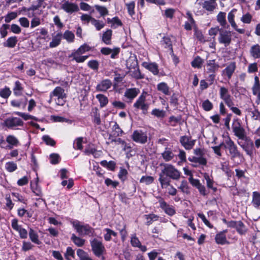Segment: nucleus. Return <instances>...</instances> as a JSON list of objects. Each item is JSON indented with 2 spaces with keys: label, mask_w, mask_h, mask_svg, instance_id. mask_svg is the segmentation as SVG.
Segmentation results:
<instances>
[{
  "label": "nucleus",
  "mask_w": 260,
  "mask_h": 260,
  "mask_svg": "<svg viewBox=\"0 0 260 260\" xmlns=\"http://www.w3.org/2000/svg\"><path fill=\"white\" fill-rule=\"evenodd\" d=\"M54 96L57 98L67 97L66 94L64 93V89L60 86L55 87L54 89L50 93L49 97L51 99H53Z\"/></svg>",
  "instance_id": "obj_22"
},
{
  "label": "nucleus",
  "mask_w": 260,
  "mask_h": 260,
  "mask_svg": "<svg viewBox=\"0 0 260 260\" xmlns=\"http://www.w3.org/2000/svg\"><path fill=\"white\" fill-rule=\"evenodd\" d=\"M90 50L91 47H90L87 44L84 43L80 46L78 49L74 50L70 55V57H73V59L75 60L77 62H83L88 58V56H81L80 55L84 54Z\"/></svg>",
  "instance_id": "obj_3"
},
{
  "label": "nucleus",
  "mask_w": 260,
  "mask_h": 260,
  "mask_svg": "<svg viewBox=\"0 0 260 260\" xmlns=\"http://www.w3.org/2000/svg\"><path fill=\"white\" fill-rule=\"evenodd\" d=\"M218 39L220 44H223L225 47L228 46L232 41L231 32L222 29L220 31Z\"/></svg>",
  "instance_id": "obj_10"
},
{
  "label": "nucleus",
  "mask_w": 260,
  "mask_h": 260,
  "mask_svg": "<svg viewBox=\"0 0 260 260\" xmlns=\"http://www.w3.org/2000/svg\"><path fill=\"white\" fill-rule=\"evenodd\" d=\"M139 92L140 90L138 88H129L126 90L124 93V96L127 99L132 100L135 98L139 93Z\"/></svg>",
  "instance_id": "obj_23"
},
{
  "label": "nucleus",
  "mask_w": 260,
  "mask_h": 260,
  "mask_svg": "<svg viewBox=\"0 0 260 260\" xmlns=\"http://www.w3.org/2000/svg\"><path fill=\"white\" fill-rule=\"evenodd\" d=\"M251 56L254 59L260 58V46L258 44L252 45L249 50Z\"/></svg>",
  "instance_id": "obj_26"
},
{
  "label": "nucleus",
  "mask_w": 260,
  "mask_h": 260,
  "mask_svg": "<svg viewBox=\"0 0 260 260\" xmlns=\"http://www.w3.org/2000/svg\"><path fill=\"white\" fill-rule=\"evenodd\" d=\"M146 92H143L133 105L134 107L136 109L142 110V112L144 114H146L147 112L149 107V104L146 102Z\"/></svg>",
  "instance_id": "obj_7"
},
{
  "label": "nucleus",
  "mask_w": 260,
  "mask_h": 260,
  "mask_svg": "<svg viewBox=\"0 0 260 260\" xmlns=\"http://www.w3.org/2000/svg\"><path fill=\"white\" fill-rule=\"evenodd\" d=\"M226 13L220 12L217 15V21L221 26L224 27L226 24Z\"/></svg>",
  "instance_id": "obj_36"
},
{
  "label": "nucleus",
  "mask_w": 260,
  "mask_h": 260,
  "mask_svg": "<svg viewBox=\"0 0 260 260\" xmlns=\"http://www.w3.org/2000/svg\"><path fill=\"white\" fill-rule=\"evenodd\" d=\"M5 169L8 172H13L17 169V166L13 161H9L5 164Z\"/></svg>",
  "instance_id": "obj_44"
},
{
  "label": "nucleus",
  "mask_w": 260,
  "mask_h": 260,
  "mask_svg": "<svg viewBox=\"0 0 260 260\" xmlns=\"http://www.w3.org/2000/svg\"><path fill=\"white\" fill-rule=\"evenodd\" d=\"M117 230L119 231L121 235V240L124 241L127 236V232L126 230V225L123 224L122 228H117Z\"/></svg>",
  "instance_id": "obj_53"
},
{
  "label": "nucleus",
  "mask_w": 260,
  "mask_h": 260,
  "mask_svg": "<svg viewBox=\"0 0 260 260\" xmlns=\"http://www.w3.org/2000/svg\"><path fill=\"white\" fill-rule=\"evenodd\" d=\"M6 142L10 145L8 146L9 149H12L14 146L19 145V140L13 135H8L6 138Z\"/></svg>",
  "instance_id": "obj_24"
},
{
  "label": "nucleus",
  "mask_w": 260,
  "mask_h": 260,
  "mask_svg": "<svg viewBox=\"0 0 260 260\" xmlns=\"http://www.w3.org/2000/svg\"><path fill=\"white\" fill-rule=\"evenodd\" d=\"M151 114L158 118H163L165 116V112L163 110L154 109L152 111Z\"/></svg>",
  "instance_id": "obj_54"
},
{
  "label": "nucleus",
  "mask_w": 260,
  "mask_h": 260,
  "mask_svg": "<svg viewBox=\"0 0 260 260\" xmlns=\"http://www.w3.org/2000/svg\"><path fill=\"white\" fill-rule=\"evenodd\" d=\"M131 243L133 247H138L140 246L141 242L136 234L132 235L131 239Z\"/></svg>",
  "instance_id": "obj_56"
},
{
  "label": "nucleus",
  "mask_w": 260,
  "mask_h": 260,
  "mask_svg": "<svg viewBox=\"0 0 260 260\" xmlns=\"http://www.w3.org/2000/svg\"><path fill=\"white\" fill-rule=\"evenodd\" d=\"M62 37L65 39L68 43H72L74 41L75 35L73 32L67 30L64 31Z\"/></svg>",
  "instance_id": "obj_38"
},
{
  "label": "nucleus",
  "mask_w": 260,
  "mask_h": 260,
  "mask_svg": "<svg viewBox=\"0 0 260 260\" xmlns=\"http://www.w3.org/2000/svg\"><path fill=\"white\" fill-rule=\"evenodd\" d=\"M71 239L74 243L78 247L83 246L85 242V240L76 236L74 234L72 235Z\"/></svg>",
  "instance_id": "obj_32"
},
{
  "label": "nucleus",
  "mask_w": 260,
  "mask_h": 260,
  "mask_svg": "<svg viewBox=\"0 0 260 260\" xmlns=\"http://www.w3.org/2000/svg\"><path fill=\"white\" fill-rule=\"evenodd\" d=\"M62 34L61 32L57 33L55 36L53 37L52 40L50 42L49 47L54 48L59 45L62 39Z\"/></svg>",
  "instance_id": "obj_28"
},
{
  "label": "nucleus",
  "mask_w": 260,
  "mask_h": 260,
  "mask_svg": "<svg viewBox=\"0 0 260 260\" xmlns=\"http://www.w3.org/2000/svg\"><path fill=\"white\" fill-rule=\"evenodd\" d=\"M194 154L196 156L188 157V160L190 162L198 163L201 165H206L207 160L204 157V153L201 148H196L193 150Z\"/></svg>",
  "instance_id": "obj_8"
},
{
  "label": "nucleus",
  "mask_w": 260,
  "mask_h": 260,
  "mask_svg": "<svg viewBox=\"0 0 260 260\" xmlns=\"http://www.w3.org/2000/svg\"><path fill=\"white\" fill-rule=\"evenodd\" d=\"M17 41V37H11L7 40L6 42L4 43V46L9 48H14L16 46Z\"/></svg>",
  "instance_id": "obj_31"
},
{
  "label": "nucleus",
  "mask_w": 260,
  "mask_h": 260,
  "mask_svg": "<svg viewBox=\"0 0 260 260\" xmlns=\"http://www.w3.org/2000/svg\"><path fill=\"white\" fill-rule=\"evenodd\" d=\"M29 236L30 239L33 243L38 245L41 243L37 233L31 228L29 230Z\"/></svg>",
  "instance_id": "obj_34"
},
{
  "label": "nucleus",
  "mask_w": 260,
  "mask_h": 260,
  "mask_svg": "<svg viewBox=\"0 0 260 260\" xmlns=\"http://www.w3.org/2000/svg\"><path fill=\"white\" fill-rule=\"evenodd\" d=\"M5 122L6 126L8 128H13L18 126H22L23 123L22 120L18 117L8 118L5 120Z\"/></svg>",
  "instance_id": "obj_15"
},
{
  "label": "nucleus",
  "mask_w": 260,
  "mask_h": 260,
  "mask_svg": "<svg viewBox=\"0 0 260 260\" xmlns=\"http://www.w3.org/2000/svg\"><path fill=\"white\" fill-rule=\"evenodd\" d=\"M252 93L253 95H256L257 92L260 91V82L258 77H254V83L252 87Z\"/></svg>",
  "instance_id": "obj_41"
},
{
  "label": "nucleus",
  "mask_w": 260,
  "mask_h": 260,
  "mask_svg": "<svg viewBox=\"0 0 260 260\" xmlns=\"http://www.w3.org/2000/svg\"><path fill=\"white\" fill-rule=\"evenodd\" d=\"M93 121L94 123L97 125H100L101 123V118H100V114L98 112V110L95 109V111L93 112Z\"/></svg>",
  "instance_id": "obj_62"
},
{
  "label": "nucleus",
  "mask_w": 260,
  "mask_h": 260,
  "mask_svg": "<svg viewBox=\"0 0 260 260\" xmlns=\"http://www.w3.org/2000/svg\"><path fill=\"white\" fill-rule=\"evenodd\" d=\"M215 241L217 244L221 245L224 244L227 242L224 233L221 232L217 234L215 237Z\"/></svg>",
  "instance_id": "obj_39"
},
{
  "label": "nucleus",
  "mask_w": 260,
  "mask_h": 260,
  "mask_svg": "<svg viewBox=\"0 0 260 260\" xmlns=\"http://www.w3.org/2000/svg\"><path fill=\"white\" fill-rule=\"evenodd\" d=\"M132 139L136 143L144 144L147 142L148 137L146 132L142 130H136L132 135Z\"/></svg>",
  "instance_id": "obj_9"
},
{
  "label": "nucleus",
  "mask_w": 260,
  "mask_h": 260,
  "mask_svg": "<svg viewBox=\"0 0 260 260\" xmlns=\"http://www.w3.org/2000/svg\"><path fill=\"white\" fill-rule=\"evenodd\" d=\"M77 254L79 256L80 260H92L89 257L88 253L82 249H78Z\"/></svg>",
  "instance_id": "obj_43"
},
{
  "label": "nucleus",
  "mask_w": 260,
  "mask_h": 260,
  "mask_svg": "<svg viewBox=\"0 0 260 260\" xmlns=\"http://www.w3.org/2000/svg\"><path fill=\"white\" fill-rule=\"evenodd\" d=\"M157 199L158 200L160 208H161L166 214L170 216H173L176 213L175 210L173 207L168 205L161 197H157Z\"/></svg>",
  "instance_id": "obj_12"
},
{
  "label": "nucleus",
  "mask_w": 260,
  "mask_h": 260,
  "mask_svg": "<svg viewBox=\"0 0 260 260\" xmlns=\"http://www.w3.org/2000/svg\"><path fill=\"white\" fill-rule=\"evenodd\" d=\"M154 178L149 176H143L140 180V182L144 183L146 185H149L154 181Z\"/></svg>",
  "instance_id": "obj_50"
},
{
  "label": "nucleus",
  "mask_w": 260,
  "mask_h": 260,
  "mask_svg": "<svg viewBox=\"0 0 260 260\" xmlns=\"http://www.w3.org/2000/svg\"><path fill=\"white\" fill-rule=\"evenodd\" d=\"M178 188L180 189L181 191L184 193L187 194L190 193V188L187 182L185 180H183L181 181V184Z\"/></svg>",
  "instance_id": "obj_37"
},
{
  "label": "nucleus",
  "mask_w": 260,
  "mask_h": 260,
  "mask_svg": "<svg viewBox=\"0 0 260 260\" xmlns=\"http://www.w3.org/2000/svg\"><path fill=\"white\" fill-rule=\"evenodd\" d=\"M219 68V65L215 62V60H209L207 61L206 69L208 73H214Z\"/></svg>",
  "instance_id": "obj_20"
},
{
  "label": "nucleus",
  "mask_w": 260,
  "mask_h": 260,
  "mask_svg": "<svg viewBox=\"0 0 260 260\" xmlns=\"http://www.w3.org/2000/svg\"><path fill=\"white\" fill-rule=\"evenodd\" d=\"M236 66L235 62H232L222 71V76H226L230 79L234 73Z\"/></svg>",
  "instance_id": "obj_18"
},
{
  "label": "nucleus",
  "mask_w": 260,
  "mask_h": 260,
  "mask_svg": "<svg viewBox=\"0 0 260 260\" xmlns=\"http://www.w3.org/2000/svg\"><path fill=\"white\" fill-rule=\"evenodd\" d=\"M112 36V30L108 29L104 31L102 37V41L106 45H110L111 44V39Z\"/></svg>",
  "instance_id": "obj_25"
},
{
  "label": "nucleus",
  "mask_w": 260,
  "mask_h": 260,
  "mask_svg": "<svg viewBox=\"0 0 260 260\" xmlns=\"http://www.w3.org/2000/svg\"><path fill=\"white\" fill-rule=\"evenodd\" d=\"M62 9L67 13L72 14L79 10L78 5L76 4L65 2L61 6Z\"/></svg>",
  "instance_id": "obj_16"
},
{
  "label": "nucleus",
  "mask_w": 260,
  "mask_h": 260,
  "mask_svg": "<svg viewBox=\"0 0 260 260\" xmlns=\"http://www.w3.org/2000/svg\"><path fill=\"white\" fill-rule=\"evenodd\" d=\"M53 22L56 27L59 29H61L64 25L61 21L60 18L58 15H55L53 19Z\"/></svg>",
  "instance_id": "obj_61"
},
{
  "label": "nucleus",
  "mask_w": 260,
  "mask_h": 260,
  "mask_svg": "<svg viewBox=\"0 0 260 260\" xmlns=\"http://www.w3.org/2000/svg\"><path fill=\"white\" fill-rule=\"evenodd\" d=\"M42 139L48 145L54 146L55 145V141L48 135L43 136Z\"/></svg>",
  "instance_id": "obj_58"
},
{
  "label": "nucleus",
  "mask_w": 260,
  "mask_h": 260,
  "mask_svg": "<svg viewBox=\"0 0 260 260\" xmlns=\"http://www.w3.org/2000/svg\"><path fill=\"white\" fill-rule=\"evenodd\" d=\"M220 98L224 101L231 97L228 89L224 87H220L219 90Z\"/></svg>",
  "instance_id": "obj_35"
},
{
  "label": "nucleus",
  "mask_w": 260,
  "mask_h": 260,
  "mask_svg": "<svg viewBox=\"0 0 260 260\" xmlns=\"http://www.w3.org/2000/svg\"><path fill=\"white\" fill-rule=\"evenodd\" d=\"M127 67L129 69H134L132 76L135 78L141 79L142 78L141 73L138 67L137 60L135 59H129L126 63Z\"/></svg>",
  "instance_id": "obj_13"
},
{
  "label": "nucleus",
  "mask_w": 260,
  "mask_h": 260,
  "mask_svg": "<svg viewBox=\"0 0 260 260\" xmlns=\"http://www.w3.org/2000/svg\"><path fill=\"white\" fill-rule=\"evenodd\" d=\"M157 89L159 91L162 92L165 95H170V88L165 82H161L157 84Z\"/></svg>",
  "instance_id": "obj_29"
},
{
  "label": "nucleus",
  "mask_w": 260,
  "mask_h": 260,
  "mask_svg": "<svg viewBox=\"0 0 260 260\" xmlns=\"http://www.w3.org/2000/svg\"><path fill=\"white\" fill-rule=\"evenodd\" d=\"M90 244L93 253L98 257H102L104 260L103 255L106 252V248L102 241L94 238L90 240Z\"/></svg>",
  "instance_id": "obj_4"
},
{
  "label": "nucleus",
  "mask_w": 260,
  "mask_h": 260,
  "mask_svg": "<svg viewBox=\"0 0 260 260\" xmlns=\"http://www.w3.org/2000/svg\"><path fill=\"white\" fill-rule=\"evenodd\" d=\"M143 66L149 71L152 72L153 75H157L158 73V69L157 64L155 63H147L145 62L143 63Z\"/></svg>",
  "instance_id": "obj_27"
},
{
  "label": "nucleus",
  "mask_w": 260,
  "mask_h": 260,
  "mask_svg": "<svg viewBox=\"0 0 260 260\" xmlns=\"http://www.w3.org/2000/svg\"><path fill=\"white\" fill-rule=\"evenodd\" d=\"M111 81L109 79H105L97 85L96 89L99 91H106L111 87Z\"/></svg>",
  "instance_id": "obj_21"
},
{
  "label": "nucleus",
  "mask_w": 260,
  "mask_h": 260,
  "mask_svg": "<svg viewBox=\"0 0 260 260\" xmlns=\"http://www.w3.org/2000/svg\"><path fill=\"white\" fill-rule=\"evenodd\" d=\"M31 189L32 192L37 196L42 197V192L41 189V188L38 185L37 183L33 184L31 183L30 184Z\"/></svg>",
  "instance_id": "obj_48"
},
{
  "label": "nucleus",
  "mask_w": 260,
  "mask_h": 260,
  "mask_svg": "<svg viewBox=\"0 0 260 260\" xmlns=\"http://www.w3.org/2000/svg\"><path fill=\"white\" fill-rule=\"evenodd\" d=\"M112 129L113 135L115 137L121 136L123 133V131L120 128L117 122H115L114 124L112 126Z\"/></svg>",
  "instance_id": "obj_45"
},
{
  "label": "nucleus",
  "mask_w": 260,
  "mask_h": 260,
  "mask_svg": "<svg viewBox=\"0 0 260 260\" xmlns=\"http://www.w3.org/2000/svg\"><path fill=\"white\" fill-rule=\"evenodd\" d=\"M177 156L180 159L179 163L186 162V153L183 150L179 149Z\"/></svg>",
  "instance_id": "obj_59"
},
{
  "label": "nucleus",
  "mask_w": 260,
  "mask_h": 260,
  "mask_svg": "<svg viewBox=\"0 0 260 260\" xmlns=\"http://www.w3.org/2000/svg\"><path fill=\"white\" fill-rule=\"evenodd\" d=\"M101 165L111 171H114L116 166V163L112 160L110 161H107L106 160H102L101 161Z\"/></svg>",
  "instance_id": "obj_40"
},
{
  "label": "nucleus",
  "mask_w": 260,
  "mask_h": 260,
  "mask_svg": "<svg viewBox=\"0 0 260 260\" xmlns=\"http://www.w3.org/2000/svg\"><path fill=\"white\" fill-rule=\"evenodd\" d=\"M91 24L95 27L98 31L100 30L105 26V24L104 22L96 20L95 18L92 19Z\"/></svg>",
  "instance_id": "obj_46"
},
{
  "label": "nucleus",
  "mask_w": 260,
  "mask_h": 260,
  "mask_svg": "<svg viewBox=\"0 0 260 260\" xmlns=\"http://www.w3.org/2000/svg\"><path fill=\"white\" fill-rule=\"evenodd\" d=\"M203 63L202 58L199 56L197 57L191 62V66L194 68H200Z\"/></svg>",
  "instance_id": "obj_57"
},
{
  "label": "nucleus",
  "mask_w": 260,
  "mask_h": 260,
  "mask_svg": "<svg viewBox=\"0 0 260 260\" xmlns=\"http://www.w3.org/2000/svg\"><path fill=\"white\" fill-rule=\"evenodd\" d=\"M125 5L129 15L131 16H133L135 14V2L134 1L131 2L129 3L125 4Z\"/></svg>",
  "instance_id": "obj_51"
},
{
  "label": "nucleus",
  "mask_w": 260,
  "mask_h": 260,
  "mask_svg": "<svg viewBox=\"0 0 260 260\" xmlns=\"http://www.w3.org/2000/svg\"><path fill=\"white\" fill-rule=\"evenodd\" d=\"M252 18V15L250 13H247L241 18V21L244 23L249 24L251 21Z\"/></svg>",
  "instance_id": "obj_60"
},
{
  "label": "nucleus",
  "mask_w": 260,
  "mask_h": 260,
  "mask_svg": "<svg viewBox=\"0 0 260 260\" xmlns=\"http://www.w3.org/2000/svg\"><path fill=\"white\" fill-rule=\"evenodd\" d=\"M127 174V171L125 169L120 168L118 176L121 181L123 182L126 179Z\"/></svg>",
  "instance_id": "obj_52"
},
{
  "label": "nucleus",
  "mask_w": 260,
  "mask_h": 260,
  "mask_svg": "<svg viewBox=\"0 0 260 260\" xmlns=\"http://www.w3.org/2000/svg\"><path fill=\"white\" fill-rule=\"evenodd\" d=\"M181 172L173 165L169 164L164 165V168L159 174L158 181L162 188H167L170 186L171 179L178 180L180 178Z\"/></svg>",
  "instance_id": "obj_1"
},
{
  "label": "nucleus",
  "mask_w": 260,
  "mask_h": 260,
  "mask_svg": "<svg viewBox=\"0 0 260 260\" xmlns=\"http://www.w3.org/2000/svg\"><path fill=\"white\" fill-rule=\"evenodd\" d=\"M251 203L254 207L258 208L260 206V193L257 191L252 192Z\"/></svg>",
  "instance_id": "obj_30"
},
{
  "label": "nucleus",
  "mask_w": 260,
  "mask_h": 260,
  "mask_svg": "<svg viewBox=\"0 0 260 260\" xmlns=\"http://www.w3.org/2000/svg\"><path fill=\"white\" fill-rule=\"evenodd\" d=\"M235 229L237 232L240 235H244L247 231L245 225L241 220L238 221V223Z\"/></svg>",
  "instance_id": "obj_42"
},
{
  "label": "nucleus",
  "mask_w": 260,
  "mask_h": 260,
  "mask_svg": "<svg viewBox=\"0 0 260 260\" xmlns=\"http://www.w3.org/2000/svg\"><path fill=\"white\" fill-rule=\"evenodd\" d=\"M13 90L15 95L19 96L22 94L23 87H22L21 83L19 81H17L15 82L14 87Z\"/></svg>",
  "instance_id": "obj_33"
},
{
  "label": "nucleus",
  "mask_w": 260,
  "mask_h": 260,
  "mask_svg": "<svg viewBox=\"0 0 260 260\" xmlns=\"http://www.w3.org/2000/svg\"><path fill=\"white\" fill-rule=\"evenodd\" d=\"M237 12L236 9H232L228 15V20L230 23L231 26L238 32L240 34H243L245 33V30L244 29L238 28L237 24L235 21V14Z\"/></svg>",
  "instance_id": "obj_14"
},
{
  "label": "nucleus",
  "mask_w": 260,
  "mask_h": 260,
  "mask_svg": "<svg viewBox=\"0 0 260 260\" xmlns=\"http://www.w3.org/2000/svg\"><path fill=\"white\" fill-rule=\"evenodd\" d=\"M96 98L98 99L101 107L105 106L108 104V100L107 98L103 94H97Z\"/></svg>",
  "instance_id": "obj_49"
},
{
  "label": "nucleus",
  "mask_w": 260,
  "mask_h": 260,
  "mask_svg": "<svg viewBox=\"0 0 260 260\" xmlns=\"http://www.w3.org/2000/svg\"><path fill=\"white\" fill-rule=\"evenodd\" d=\"M179 141L186 150H191L194 147L196 140L192 139L191 137L183 136L180 138Z\"/></svg>",
  "instance_id": "obj_11"
},
{
  "label": "nucleus",
  "mask_w": 260,
  "mask_h": 260,
  "mask_svg": "<svg viewBox=\"0 0 260 260\" xmlns=\"http://www.w3.org/2000/svg\"><path fill=\"white\" fill-rule=\"evenodd\" d=\"M202 107L205 111H209L213 108V105L209 100H206L203 102Z\"/></svg>",
  "instance_id": "obj_63"
},
{
  "label": "nucleus",
  "mask_w": 260,
  "mask_h": 260,
  "mask_svg": "<svg viewBox=\"0 0 260 260\" xmlns=\"http://www.w3.org/2000/svg\"><path fill=\"white\" fill-rule=\"evenodd\" d=\"M120 49L119 48H115L113 49L108 47H103L101 49V52L105 55H108L111 54V58L114 59L116 56L119 54Z\"/></svg>",
  "instance_id": "obj_19"
},
{
  "label": "nucleus",
  "mask_w": 260,
  "mask_h": 260,
  "mask_svg": "<svg viewBox=\"0 0 260 260\" xmlns=\"http://www.w3.org/2000/svg\"><path fill=\"white\" fill-rule=\"evenodd\" d=\"M10 89L6 86L5 88L0 89V96L4 99H8L11 94Z\"/></svg>",
  "instance_id": "obj_47"
},
{
  "label": "nucleus",
  "mask_w": 260,
  "mask_h": 260,
  "mask_svg": "<svg viewBox=\"0 0 260 260\" xmlns=\"http://www.w3.org/2000/svg\"><path fill=\"white\" fill-rule=\"evenodd\" d=\"M74 228L79 235L89 237L95 236V231L93 228L88 224H84L78 220H74L72 222Z\"/></svg>",
  "instance_id": "obj_2"
},
{
  "label": "nucleus",
  "mask_w": 260,
  "mask_h": 260,
  "mask_svg": "<svg viewBox=\"0 0 260 260\" xmlns=\"http://www.w3.org/2000/svg\"><path fill=\"white\" fill-rule=\"evenodd\" d=\"M161 156L165 161L168 162L172 160L176 155L171 148L166 147L164 151L161 153Z\"/></svg>",
  "instance_id": "obj_17"
},
{
  "label": "nucleus",
  "mask_w": 260,
  "mask_h": 260,
  "mask_svg": "<svg viewBox=\"0 0 260 260\" xmlns=\"http://www.w3.org/2000/svg\"><path fill=\"white\" fill-rule=\"evenodd\" d=\"M224 149L229 151L232 160L241 156V153L238 150L237 145L229 136H228L225 139Z\"/></svg>",
  "instance_id": "obj_6"
},
{
  "label": "nucleus",
  "mask_w": 260,
  "mask_h": 260,
  "mask_svg": "<svg viewBox=\"0 0 260 260\" xmlns=\"http://www.w3.org/2000/svg\"><path fill=\"white\" fill-rule=\"evenodd\" d=\"M95 8L100 13L101 16L104 17L108 14V10L105 7L95 5Z\"/></svg>",
  "instance_id": "obj_55"
},
{
  "label": "nucleus",
  "mask_w": 260,
  "mask_h": 260,
  "mask_svg": "<svg viewBox=\"0 0 260 260\" xmlns=\"http://www.w3.org/2000/svg\"><path fill=\"white\" fill-rule=\"evenodd\" d=\"M232 128L234 135L239 139L244 140L246 138V133L245 129L242 126L241 121L238 118L233 120Z\"/></svg>",
  "instance_id": "obj_5"
},
{
  "label": "nucleus",
  "mask_w": 260,
  "mask_h": 260,
  "mask_svg": "<svg viewBox=\"0 0 260 260\" xmlns=\"http://www.w3.org/2000/svg\"><path fill=\"white\" fill-rule=\"evenodd\" d=\"M17 17L16 12H12L8 13L5 17V21L7 23L10 22L12 20L15 19Z\"/></svg>",
  "instance_id": "obj_64"
}]
</instances>
